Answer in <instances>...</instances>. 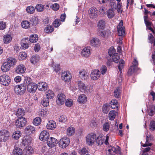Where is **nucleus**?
<instances>
[{
	"label": "nucleus",
	"instance_id": "nucleus-1",
	"mask_svg": "<svg viewBox=\"0 0 155 155\" xmlns=\"http://www.w3.org/2000/svg\"><path fill=\"white\" fill-rule=\"evenodd\" d=\"M24 82V84L26 86L27 85V90L28 92L33 93L36 91L37 88V85L35 83H32L30 78H27L25 79Z\"/></svg>",
	"mask_w": 155,
	"mask_h": 155
},
{
	"label": "nucleus",
	"instance_id": "nucleus-2",
	"mask_svg": "<svg viewBox=\"0 0 155 155\" xmlns=\"http://www.w3.org/2000/svg\"><path fill=\"white\" fill-rule=\"evenodd\" d=\"M90 87L82 81L78 82V90L85 94H87L90 90Z\"/></svg>",
	"mask_w": 155,
	"mask_h": 155
},
{
	"label": "nucleus",
	"instance_id": "nucleus-3",
	"mask_svg": "<svg viewBox=\"0 0 155 155\" xmlns=\"http://www.w3.org/2000/svg\"><path fill=\"white\" fill-rule=\"evenodd\" d=\"M15 93L17 94L21 95L25 93L26 91V86L24 82L20 85H16L14 88Z\"/></svg>",
	"mask_w": 155,
	"mask_h": 155
},
{
	"label": "nucleus",
	"instance_id": "nucleus-4",
	"mask_svg": "<svg viewBox=\"0 0 155 155\" xmlns=\"http://www.w3.org/2000/svg\"><path fill=\"white\" fill-rule=\"evenodd\" d=\"M26 123L25 118L21 117H19L15 121V125L16 127L21 128L24 127L25 126Z\"/></svg>",
	"mask_w": 155,
	"mask_h": 155
},
{
	"label": "nucleus",
	"instance_id": "nucleus-5",
	"mask_svg": "<svg viewBox=\"0 0 155 155\" xmlns=\"http://www.w3.org/2000/svg\"><path fill=\"white\" fill-rule=\"evenodd\" d=\"M9 132L7 130L2 129L0 130V141L5 142L9 138Z\"/></svg>",
	"mask_w": 155,
	"mask_h": 155
},
{
	"label": "nucleus",
	"instance_id": "nucleus-6",
	"mask_svg": "<svg viewBox=\"0 0 155 155\" xmlns=\"http://www.w3.org/2000/svg\"><path fill=\"white\" fill-rule=\"evenodd\" d=\"M108 151V155H114L116 154H121L120 147L118 146H117L116 147L111 146L109 147Z\"/></svg>",
	"mask_w": 155,
	"mask_h": 155
},
{
	"label": "nucleus",
	"instance_id": "nucleus-7",
	"mask_svg": "<svg viewBox=\"0 0 155 155\" xmlns=\"http://www.w3.org/2000/svg\"><path fill=\"white\" fill-rule=\"evenodd\" d=\"M11 79L10 77L6 74H3L0 76V82L4 85H8Z\"/></svg>",
	"mask_w": 155,
	"mask_h": 155
},
{
	"label": "nucleus",
	"instance_id": "nucleus-8",
	"mask_svg": "<svg viewBox=\"0 0 155 155\" xmlns=\"http://www.w3.org/2000/svg\"><path fill=\"white\" fill-rule=\"evenodd\" d=\"M70 142L69 138L66 137H64L60 139L59 141V146L62 148H64L67 147Z\"/></svg>",
	"mask_w": 155,
	"mask_h": 155
},
{
	"label": "nucleus",
	"instance_id": "nucleus-9",
	"mask_svg": "<svg viewBox=\"0 0 155 155\" xmlns=\"http://www.w3.org/2000/svg\"><path fill=\"white\" fill-rule=\"evenodd\" d=\"M66 97L64 94L60 93L58 94L56 99V103L58 105H60L64 103L66 100Z\"/></svg>",
	"mask_w": 155,
	"mask_h": 155
},
{
	"label": "nucleus",
	"instance_id": "nucleus-10",
	"mask_svg": "<svg viewBox=\"0 0 155 155\" xmlns=\"http://www.w3.org/2000/svg\"><path fill=\"white\" fill-rule=\"evenodd\" d=\"M72 78L71 75L69 71H64L61 74L62 79L65 82H70Z\"/></svg>",
	"mask_w": 155,
	"mask_h": 155
},
{
	"label": "nucleus",
	"instance_id": "nucleus-11",
	"mask_svg": "<svg viewBox=\"0 0 155 155\" xmlns=\"http://www.w3.org/2000/svg\"><path fill=\"white\" fill-rule=\"evenodd\" d=\"M96 135L95 134H89L86 137V142L89 145L93 144L95 141Z\"/></svg>",
	"mask_w": 155,
	"mask_h": 155
},
{
	"label": "nucleus",
	"instance_id": "nucleus-12",
	"mask_svg": "<svg viewBox=\"0 0 155 155\" xmlns=\"http://www.w3.org/2000/svg\"><path fill=\"white\" fill-rule=\"evenodd\" d=\"M97 9L94 7L90 8L88 10V14L90 17L92 18H95L97 16Z\"/></svg>",
	"mask_w": 155,
	"mask_h": 155
},
{
	"label": "nucleus",
	"instance_id": "nucleus-13",
	"mask_svg": "<svg viewBox=\"0 0 155 155\" xmlns=\"http://www.w3.org/2000/svg\"><path fill=\"white\" fill-rule=\"evenodd\" d=\"M49 133L47 131L44 130L42 131L39 135V139L43 141L47 140L49 138Z\"/></svg>",
	"mask_w": 155,
	"mask_h": 155
},
{
	"label": "nucleus",
	"instance_id": "nucleus-14",
	"mask_svg": "<svg viewBox=\"0 0 155 155\" xmlns=\"http://www.w3.org/2000/svg\"><path fill=\"white\" fill-rule=\"evenodd\" d=\"M47 141L48 145L51 147L56 146L58 143L57 140L53 137L49 138Z\"/></svg>",
	"mask_w": 155,
	"mask_h": 155
},
{
	"label": "nucleus",
	"instance_id": "nucleus-15",
	"mask_svg": "<svg viewBox=\"0 0 155 155\" xmlns=\"http://www.w3.org/2000/svg\"><path fill=\"white\" fill-rule=\"evenodd\" d=\"M91 54V49L89 47H87L84 48L81 52V54L82 56L85 57H89Z\"/></svg>",
	"mask_w": 155,
	"mask_h": 155
},
{
	"label": "nucleus",
	"instance_id": "nucleus-16",
	"mask_svg": "<svg viewBox=\"0 0 155 155\" xmlns=\"http://www.w3.org/2000/svg\"><path fill=\"white\" fill-rule=\"evenodd\" d=\"M79 77L81 79L85 80L88 78L87 72L85 70H82L79 71Z\"/></svg>",
	"mask_w": 155,
	"mask_h": 155
},
{
	"label": "nucleus",
	"instance_id": "nucleus-17",
	"mask_svg": "<svg viewBox=\"0 0 155 155\" xmlns=\"http://www.w3.org/2000/svg\"><path fill=\"white\" fill-rule=\"evenodd\" d=\"M32 138L28 136L24 137L22 140V144L24 146H29L31 143Z\"/></svg>",
	"mask_w": 155,
	"mask_h": 155
},
{
	"label": "nucleus",
	"instance_id": "nucleus-18",
	"mask_svg": "<svg viewBox=\"0 0 155 155\" xmlns=\"http://www.w3.org/2000/svg\"><path fill=\"white\" fill-rule=\"evenodd\" d=\"M100 75L99 70H95L91 72V77L92 79L96 80L100 77Z\"/></svg>",
	"mask_w": 155,
	"mask_h": 155
},
{
	"label": "nucleus",
	"instance_id": "nucleus-19",
	"mask_svg": "<svg viewBox=\"0 0 155 155\" xmlns=\"http://www.w3.org/2000/svg\"><path fill=\"white\" fill-rule=\"evenodd\" d=\"M38 89L40 91H45L47 89L48 84L44 82L39 83L37 85Z\"/></svg>",
	"mask_w": 155,
	"mask_h": 155
},
{
	"label": "nucleus",
	"instance_id": "nucleus-20",
	"mask_svg": "<svg viewBox=\"0 0 155 155\" xmlns=\"http://www.w3.org/2000/svg\"><path fill=\"white\" fill-rule=\"evenodd\" d=\"M56 127V124L55 121L52 120H50L47 123L46 127L47 129L53 130Z\"/></svg>",
	"mask_w": 155,
	"mask_h": 155
},
{
	"label": "nucleus",
	"instance_id": "nucleus-21",
	"mask_svg": "<svg viewBox=\"0 0 155 155\" xmlns=\"http://www.w3.org/2000/svg\"><path fill=\"white\" fill-rule=\"evenodd\" d=\"M25 70L26 68L25 66L23 64H20L16 67L15 72L18 74H21L24 73Z\"/></svg>",
	"mask_w": 155,
	"mask_h": 155
},
{
	"label": "nucleus",
	"instance_id": "nucleus-22",
	"mask_svg": "<svg viewBox=\"0 0 155 155\" xmlns=\"http://www.w3.org/2000/svg\"><path fill=\"white\" fill-rule=\"evenodd\" d=\"M6 61L11 67H13L15 65L17 62V60L15 58L9 57L7 58Z\"/></svg>",
	"mask_w": 155,
	"mask_h": 155
},
{
	"label": "nucleus",
	"instance_id": "nucleus-23",
	"mask_svg": "<svg viewBox=\"0 0 155 155\" xmlns=\"http://www.w3.org/2000/svg\"><path fill=\"white\" fill-rule=\"evenodd\" d=\"M11 67L6 61L3 63L1 67V69L4 72H7L10 70Z\"/></svg>",
	"mask_w": 155,
	"mask_h": 155
},
{
	"label": "nucleus",
	"instance_id": "nucleus-24",
	"mask_svg": "<svg viewBox=\"0 0 155 155\" xmlns=\"http://www.w3.org/2000/svg\"><path fill=\"white\" fill-rule=\"evenodd\" d=\"M90 44L93 46H97L100 45L101 42L98 39L93 38L90 40Z\"/></svg>",
	"mask_w": 155,
	"mask_h": 155
},
{
	"label": "nucleus",
	"instance_id": "nucleus-25",
	"mask_svg": "<svg viewBox=\"0 0 155 155\" xmlns=\"http://www.w3.org/2000/svg\"><path fill=\"white\" fill-rule=\"evenodd\" d=\"M87 101V97L84 94H80L78 97V101L81 104H84Z\"/></svg>",
	"mask_w": 155,
	"mask_h": 155
},
{
	"label": "nucleus",
	"instance_id": "nucleus-26",
	"mask_svg": "<svg viewBox=\"0 0 155 155\" xmlns=\"http://www.w3.org/2000/svg\"><path fill=\"white\" fill-rule=\"evenodd\" d=\"M117 114V112L114 110H112L110 111L108 114V118L110 120H113Z\"/></svg>",
	"mask_w": 155,
	"mask_h": 155
},
{
	"label": "nucleus",
	"instance_id": "nucleus-27",
	"mask_svg": "<svg viewBox=\"0 0 155 155\" xmlns=\"http://www.w3.org/2000/svg\"><path fill=\"white\" fill-rule=\"evenodd\" d=\"M45 95L47 98L49 99H52L54 96V92L51 90H48L45 93Z\"/></svg>",
	"mask_w": 155,
	"mask_h": 155
},
{
	"label": "nucleus",
	"instance_id": "nucleus-28",
	"mask_svg": "<svg viewBox=\"0 0 155 155\" xmlns=\"http://www.w3.org/2000/svg\"><path fill=\"white\" fill-rule=\"evenodd\" d=\"M25 111L22 108H18L16 112V115L18 118L21 117L25 115Z\"/></svg>",
	"mask_w": 155,
	"mask_h": 155
},
{
	"label": "nucleus",
	"instance_id": "nucleus-29",
	"mask_svg": "<svg viewBox=\"0 0 155 155\" xmlns=\"http://www.w3.org/2000/svg\"><path fill=\"white\" fill-rule=\"evenodd\" d=\"M152 137L150 136L149 137L148 136H147L146 140V143L145 144H143L141 142V145L143 147H145L147 146H150L152 145V144L149 143V142L150 140H151L152 139Z\"/></svg>",
	"mask_w": 155,
	"mask_h": 155
},
{
	"label": "nucleus",
	"instance_id": "nucleus-30",
	"mask_svg": "<svg viewBox=\"0 0 155 155\" xmlns=\"http://www.w3.org/2000/svg\"><path fill=\"white\" fill-rule=\"evenodd\" d=\"M107 17L110 18H111L114 17L115 15V13L113 8H111L108 10L107 11Z\"/></svg>",
	"mask_w": 155,
	"mask_h": 155
},
{
	"label": "nucleus",
	"instance_id": "nucleus-31",
	"mask_svg": "<svg viewBox=\"0 0 155 155\" xmlns=\"http://www.w3.org/2000/svg\"><path fill=\"white\" fill-rule=\"evenodd\" d=\"M75 132V130L73 127H69L67 129V134L69 136H71L74 134Z\"/></svg>",
	"mask_w": 155,
	"mask_h": 155
},
{
	"label": "nucleus",
	"instance_id": "nucleus-32",
	"mask_svg": "<svg viewBox=\"0 0 155 155\" xmlns=\"http://www.w3.org/2000/svg\"><path fill=\"white\" fill-rule=\"evenodd\" d=\"M110 104L111 108L112 109H115L118 107V102L117 100L115 99H113L110 101Z\"/></svg>",
	"mask_w": 155,
	"mask_h": 155
},
{
	"label": "nucleus",
	"instance_id": "nucleus-33",
	"mask_svg": "<svg viewBox=\"0 0 155 155\" xmlns=\"http://www.w3.org/2000/svg\"><path fill=\"white\" fill-rule=\"evenodd\" d=\"M105 21L103 20H101L99 21L97 23L98 30L104 29L105 26Z\"/></svg>",
	"mask_w": 155,
	"mask_h": 155
},
{
	"label": "nucleus",
	"instance_id": "nucleus-34",
	"mask_svg": "<svg viewBox=\"0 0 155 155\" xmlns=\"http://www.w3.org/2000/svg\"><path fill=\"white\" fill-rule=\"evenodd\" d=\"M30 21L33 26H36L39 22L38 18L35 16H33L31 18Z\"/></svg>",
	"mask_w": 155,
	"mask_h": 155
},
{
	"label": "nucleus",
	"instance_id": "nucleus-35",
	"mask_svg": "<svg viewBox=\"0 0 155 155\" xmlns=\"http://www.w3.org/2000/svg\"><path fill=\"white\" fill-rule=\"evenodd\" d=\"M12 40V37L9 35H6L3 37V41L6 44L9 43Z\"/></svg>",
	"mask_w": 155,
	"mask_h": 155
},
{
	"label": "nucleus",
	"instance_id": "nucleus-36",
	"mask_svg": "<svg viewBox=\"0 0 155 155\" xmlns=\"http://www.w3.org/2000/svg\"><path fill=\"white\" fill-rule=\"evenodd\" d=\"M13 155H22V151L20 148L15 147L13 151Z\"/></svg>",
	"mask_w": 155,
	"mask_h": 155
},
{
	"label": "nucleus",
	"instance_id": "nucleus-37",
	"mask_svg": "<svg viewBox=\"0 0 155 155\" xmlns=\"http://www.w3.org/2000/svg\"><path fill=\"white\" fill-rule=\"evenodd\" d=\"M110 105L108 104H106L103 106L102 111L104 113L107 114L110 110Z\"/></svg>",
	"mask_w": 155,
	"mask_h": 155
},
{
	"label": "nucleus",
	"instance_id": "nucleus-38",
	"mask_svg": "<svg viewBox=\"0 0 155 155\" xmlns=\"http://www.w3.org/2000/svg\"><path fill=\"white\" fill-rule=\"evenodd\" d=\"M40 57L38 55H34L31 58V62L32 64H35L39 61Z\"/></svg>",
	"mask_w": 155,
	"mask_h": 155
},
{
	"label": "nucleus",
	"instance_id": "nucleus-39",
	"mask_svg": "<svg viewBox=\"0 0 155 155\" xmlns=\"http://www.w3.org/2000/svg\"><path fill=\"white\" fill-rule=\"evenodd\" d=\"M121 93V89L119 87H117L115 90L114 92V95L116 98H119Z\"/></svg>",
	"mask_w": 155,
	"mask_h": 155
},
{
	"label": "nucleus",
	"instance_id": "nucleus-40",
	"mask_svg": "<svg viewBox=\"0 0 155 155\" xmlns=\"http://www.w3.org/2000/svg\"><path fill=\"white\" fill-rule=\"evenodd\" d=\"M38 36L36 34H34L31 35L29 40L32 43H35L38 40Z\"/></svg>",
	"mask_w": 155,
	"mask_h": 155
},
{
	"label": "nucleus",
	"instance_id": "nucleus-41",
	"mask_svg": "<svg viewBox=\"0 0 155 155\" xmlns=\"http://www.w3.org/2000/svg\"><path fill=\"white\" fill-rule=\"evenodd\" d=\"M25 130L26 132L33 133L35 131V128L34 127L29 125L25 128Z\"/></svg>",
	"mask_w": 155,
	"mask_h": 155
},
{
	"label": "nucleus",
	"instance_id": "nucleus-42",
	"mask_svg": "<svg viewBox=\"0 0 155 155\" xmlns=\"http://www.w3.org/2000/svg\"><path fill=\"white\" fill-rule=\"evenodd\" d=\"M97 33L99 35L103 38H105L107 36V32L104 30V29L99 30H98Z\"/></svg>",
	"mask_w": 155,
	"mask_h": 155
},
{
	"label": "nucleus",
	"instance_id": "nucleus-43",
	"mask_svg": "<svg viewBox=\"0 0 155 155\" xmlns=\"http://www.w3.org/2000/svg\"><path fill=\"white\" fill-rule=\"evenodd\" d=\"M22 27L25 29H28L30 27V24L27 21H23L21 23Z\"/></svg>",
	"mask_w": 155,
	"mask_h": 155
},
{
	"label": "nucleus",
	"instance_id": "nucleus-44",
	"mask_svg": "<svg viewBox=\"0 0 155 155\" xmlns=\"http://www.w3.org/2000/svg\"><path fill=\"white\" fill-rule=\"evenodd\" d=\"M54 31V28L51 26L47 25L44 29V31L47 33H50Z\"/></svg>",
	"mask_w": 155,
	"mask_h": 155
},
{
	"label": "nucleus",
	"instance_id": "nucleus-45",
	"mask_svg": "<svg viewBox=\"0 0 155 155\" xmlns=\"http://www.w3.org/2000/svg\"><path fill=\"white\" fill-rule=\"evenodd\" d=\"M49 103V99L47 98H44L42 100L41 104L44 107L48 106Z\"/></svg>",
	"mask_w": 155,
	"mask_h": 155
},
{
	"label": "nucleus",
	"instance_id": "nucleus-46",
	"mask_svg": "<svg viewBox=\"0 0 155 155\" xmlns=\"http://www.w3.org/2000/svg\"><path fill=\"white\" fill-rule=\"evenodd\" d=\"M35 8L37 11L41 12H42L44 9V5L41 4H37L35 7Z\"/></svg>",
	"mask_w": 155,
	"mask_h": 155
},
{
	"label": "nucleus",
	"instance_id": "nucleus-47",
	"mask_svg": "<svg viewBox=\"0 0 155 155\" xmlns=\"http://www.w3.org/2000/svg\"><path fill=\"white\" fill-rule=\"evenodd\" d=\"M58 120L60 122L65 123L67 121V119L66 116L61 115L59 117Z\"/></svg>",
	"mask_w": 155,
	"mask_h": 155
},
{
	"label": "nucleus",
	"instance_id": "nucleus-48",
	"mask_svg": "<svg viewBox=\"0 0 155 155\" xmlns=\"http://www.w3.org/2000/svg\"><path fill=\"white\" fill-rule=\"evenodd\" d=\"M41 118L39 117H37L34 119L33 122L34 125L38 126L41 123Z\"/></svg>",
	"mask_w": 155,
	"mask_h": 155
},
{
	"label": "nucleus",
	"instance_id": "nucleus-49",
	"mask_svg": "<svg viewBox=\"0 0 155 155\" xmlns=\"http://www.w3.org/2000/svg\"><path fill=\"white\" fill-rule=\"evenodd\" d=\"M21 133L20 131L17 130L15 131L12 135L13 137L15 139H18L20 137Z\"/></svg>",
	"mask_w": 155,
	"mask_h": 155
},
{
	"label": "nucleus",
	"instance_id": "nucleus-50",
	"mask_svg": "<svg viewBox=\"0 0 155 155\" xmlns=\"http://www.w3.org/2000/svg\"><path fill=\"white\" fill-rule=\"evenodd\" d=\"M26 11L27 13L30 14H32L35 12V9L33 6H29L27 8Z\"/></svg>",
	"mask_w": 155,
	"mask_h": 155
},
{
	"label": "nucleus",
	"instance_id": "nucleus-51",
	"mask_svg": "<svg viewBox=\"0 0 155 155\" xmlns=\"http://www.w3.org/2000/svg\"><path fill=\"white\" fill-rule=\"evenodd\" d=\"M110 127V124L108 122L105 123L103 126V130L105 132H107L109 130Z\"/></svg>",
	"mask_w": 155,
	"mask_h": 155
},
{
	"label": "nucleus",
	"instance_id": "nucleus-52",
	"mask_svg": "<svg viewBox=\"0 0 155 155\" xmlns=\"http://www.w3.org/2000/svg\"><path fill=\"white\" fill-rule=\"evenodd\" d=\"M24 150L26 152V153L28 154H30L32 153L33 151V149L31 147L29 146H26L25 149Z\"/></svg>",
	"mask_w": 155,
	"mask_h": 155
},
{
	"label": "nucleus",
	"instance_id": "nucleus-53",
	"mask_svg": "<svg viewBox=\"0 0 155 155\" xmlns=\"http://www.w3.org/2000/svg\"><path fill=\"white\" fill-rule=\"evenodd\" d=\"M118 35L119 36H123L125 34V28L117 29Z\"/></svg>",
	"mask_w": 155,
	"mask_h": 155
},
{
	"label": "nucleus",
	"instance_id": "nucleus-54",
	"mask_svg": "<svg viewBox=\"0 0 155 155\" xmlns=\"http://www.w3.org/2000/svg\"><path fill=\"white\" fill-rule=\"evenodd\" d=\"M61 24L60 20L58 19H55L53 22V25L55 28H58Z\"/></svg>",
	"mask_w": 155,
	"mask_h": 155
},
{
	"label": "nucleus",
	"instance_id": "nucleus-55",
	"mask_svg": "<svg viewBox=\"0 0 155 155\" xmlns=\"http://www.w3.org/2000/svg\"><path fill=\"white\" fill-rule=\"evenodd\" d=\"M19 57L20 60H24L27 57V54L25 52H20L19 55Z\"/></svg>",
	"mask_w": 155,
	"mask_h": 155
},
{
	"label": "nucleus",
	"instance_id": "nucleus-56",
	"mask_svg": "<svg viewBox=\"0 0 155 155\" xmlns=\"http://www.w3.org/2000/svg\"><path fill=\"white\" fill-rule=\"evenodd\" d=\"M95 140L97 143L98 145H102L104 142L103 138L101 137H97V139H96Z\"/></svg>",
	"mask_w": 155,
	"mask_h": 155
},
{
	"label": "nucleus",
	"instance_id": "nucleus-57",
	"mask_svg": "<svg viewBox=\"0 0 155 155\" xmlns=\"http://www.w3.org/2000/svg\"><path fill=\"white\" fill-rule=\"evenodd\" d=\"M25 40H22L21 43V47L23 49H26L28 47V44L26 42Z\"/></svg>",
	"mask_w": 155,
	"mask_h": 155
},
{
	"label": "nucleus",
	"instance_id": "nucleus-58",
	"mask_svg": "<svg viewBox=\"0 0 155 155\" xmlns=\"http://www.w3.org/2000/svg\"><path fill=\"white\" fill-rule=\"evenodd\" d=\"M100 73L103 74H104L107 72V67L105 65H103L100 69Z\"/></svg>",
	"mask_w": 155,
	"mask_h": 155
},
{
	"label": "nucleus",
	"instance_id": "nucleus-59",
	"mask_svg": "<svg viewBox=\"0 0 155 155\" xmlns=\"http://www.w3.org/2000/svg\"><path fill=\"white\" fill-rule=\"evenodd\" d=\"M124 61L123 60H121L119 62L118 66V69L120 71H121L124 66Z\"/></svg>",
	"mask_w": 155,
	"mask_h": 155
},
{
	"label": "nucleus",
	"instance_id": "nucleus-60",
	"mask_svg": "<svg viewBox=\"0 0 155 155\" xmlns=\"http://www.w3.org/2000/svg\"><path fill=\"white\" fill-rule=\"evenodd\" d=\"M135 69L134 67L131 66L128 70L127 72L128 75L130 76L132 75L134 72Z\"/></svg>",
	"mask_w": 155,
	"mask_h": 155
},
{
	"label": "nucleus",
	"instance_id": "nucleus-61",
	"mask_svg": "<svg viewBox=\"0 0 155 155\" xmlns=\"http://www.w3.org/2000/svg\"><path fill=\"white\" fill-rule=\"evenodd\" d=\"M51 8L54 11H56L59 9V5L58 4L54 3L51 5Z\"/></svg>",
	"mask_w": 155,
	"mask_h": 155
},
{
	"label": "nucleus",
	"instance_id": "nucleus-62",
	"mask_svg": "<svg viewBox=\"0 0 155 155\" xmlns=\"http://www.w3.org/2000/svg\"><path fill=\"white\" fill-rule=\"evenodd\" d=\"M112 58L113 61L116 63H117L118 62V60L119 59V57L118 56L117 53L114 54L112 55Z\"/></svg>",
	"mask_w": 155,
	"mask_h": 155
},
{
	"label": "nucleus",
	"instance_id": "nucleus-63",
	"mask_svg": "<svg viewBox=\"0 0 155 155\" xmlns=\"http://www.w3.org/2000/svg\"><path fill=\"white\" fill-rule=\"evenodd\" d=\"M115 49H114V47H110L108 51L109 55L110 56H111L112 55H113L114 54H115Z\"/></svg>",
	"mask_w": 155,
	"mask_h": 155
},
{
	"label": "nucleus",
	"instance_id": "nucleus-64",
	"mask_svg": "<svg viewBox=\"0 0 155 155\" xmlns=\"http://www.w3.org/2000/svg\"><path fill=\"white\" fill-rule=\"evenodd\" d=\"M150 129L151 131L155 130V121H152L150 124Z\"/></svg>",
	"mask_w": 155,
	"mask_h": 155
}]
</instances>
